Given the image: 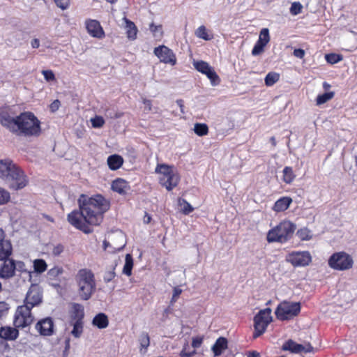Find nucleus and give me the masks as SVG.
Instances as JSON below:
<instances>
[{
	"mask_svg": "<svg viewBox=\"0 0 357 357\" xmlns=\"http://www.w3.org/2000/svg\"><path fill=\"white\" fill-rule=\"evenodd\" d=\"M79 209L68 214V222L84 234H91V225H100L104 214L110 208V202L100 194L91 197L82 195L78 199Z\"/></svg>",
	"mask_w": 357,
	"mask_h": 357,
	"instance_id": "obj_1",
	"label": "nucleus"
},
{
	"mask_svg": "<svg viewBox=\"0 0 357 357\" xmlns=\"http://www.w3.org/2000/svg\"><path fill=\"white\" fill-rule=\"evenodd\" d=\"M0 123L17 135L38 137L41 133L40 121L31 112H24L13 116L9 107H1Z\"/></svg>",
	"mask_w": 357,
	"mask_h": 357,
	"instance_id": "obj_2",
	"label": "nucleus"
},
{
	"mask_svg": "<svg viewBox=\"0 0 357 357\" xmlns=\"http://www.w3.org/2000/svg\"><path fill=\"white\" fill-rule=\"evenodd\" d=\"M0 178L13 190H21L28 184L24 171L8 158L0 160Z\"/></svg>",
	"mask_w": 357,
	"mask_h": 357,
	"instance_id": "obj_3",
	"label": "nucleus"
},
{
	"mask_svg": "<svg viewBox=\"0 0 357 357\" xmlns=\"http://www.w3.org/2000/svg\"><path fill=\"white\" fill-rule=\"evenodd\" d=\"M75 280L77 286V294L83 301H88L96 291L95 275L89 268L79 269L75 275Z\"/></svg>",
	"mask_w": 357,
	"mask_h": 357,
	"instance_id": "obj_4",
	"label": "nucleus"
},
{
	"mask_svg": "<svg viewBox=\"0 0 357 357\" xmlns=\"http://www.w3.org/2000/svg\"><path fill=\"white\" fill-rule=\"evenodd\" d=\"M296 229V225L290 220H282L268 231L266 241L269 243H285L292 238Z\"/></svg>",
	"mask_w": 357,
	"mask_h": 357,
	"instance_id": "obj_5",
	"label": "nucleus"
},
{
	"mask_svg": "<svg viewBox=\"0 0 357 357\" xmlns=\"http://www.w3.org/2000/svg\"><path fill=\"white\" fill-rule=\"evenodd\" d=\"M155 172L160 175V184L169 191L176 187L179 183V175L174 171L173 165L158 164Z\"/></svg>",
	"mask_w": 357,
	"mask_h": 357,
	"instance_id": "obj_6",
	"label": "nucleus"
},
{
	"mask_svg": "<svg viewBox=\"0 0 357 357\" xmlns=\"http://www.w3.org/2000/svg\"><path fill=\"white\" fill-rule=\"evenodd\" d=\"M155 172L160 175V184L169 191L176 187L179 183V175L174 171L173 165L158 164Z\"/></svg>",
	"mask_w": 357,
	"mask_h": 357,
	"instance_id": "obj_7",
	"label": "nucleus"
},
{
	"mask_svg": "<svg viewBox=\"0 0 357 357\" xmlns=\"http://www.w3.org/2000/svg\"><path fill=\"white\" fill-rule=\"evenodd\" d=\"M354 261L351 255L344 251L333 253L328 259V266L334 271H344L353 268Z\"/></svg>",
	"mask_w": 357,
	"mask_h": 357,
	"instance_id": "obj_8",
	"label": "nucleus"
},
{
	"mask_svg": "<svg viewBox=\"0 0 357 357\" xmlns=\"http://www.w3.org/2000/svg\"><path fill=\"white\" fill-rule=\"evenodd\" d=\"M301 310V305L299 302H281L275 309V314L278 319L286 321L292 319L298 316Z\"/></svg>",
	"mask_w": 357,
	"mask_h": 357,
	"instance_id": "obj_9",
	"label": "nucleus"
},
{
	"mask_svg": "<svg viewBox=\"0 0 357 357\" xmlns=\"http://www.w3.org/2000/svg\"><path fill=\"white\" fill-rule=\"evenodd\" d=\"M272 321L271 310L270 308H266L261 310L254 317V328L252 337L256 339L264 334L268 326Z\"/></svg>",
	"mask_w": 357,
	"mask_h": 357,
	"instance_id": "obj_10",
	"label": "nucleus"
},
{
	"mask_svg": "<svg viewBox=\"0 0 357 357\" xmlns=\"http://www.w3.org/2000/svg\"><path fill=\"white\" fill-rule=\"evenodd\" d=\"M32 308L27 307V305L18 306L14 316L13 324L15 328H25L30 326L34 317L31 313Z\"/></svg>",
	"mask_w": 357,
	"mask_h": 357,
	"instance_id": "obj_11",
	"label": "nucleus"
},
{
	"mask_svg": "<svg viewBox=\"0 0 357 357\" xmlns=\"http://www.w3.org/2000/svg\"><path fill=\"white\" fill-rule=\"evenodd\" d=\"M286 259L294 267L306 266L311 263L312 256L309 251H293Z\"/></svg>",
	"mask_w": 357,
	"mask_h": 357,
	"instance_id": "obj_12",
	"label": "nucleus"
},
{
	"mask_svg": "<svg viewBox=\"0 0 357 357\" xmlns=\"http://www.w3.org/2000/svg\"><path fill=\"white\" fill-rule=\"evenodd\" d=\"M195 68L199 73L205 75L211 81L213 86L218 85L220 79L214 68L211 67L207 62L200 60L193 63Z\"/></svg>",
	"mask_w": 357,
	"mask_h": 357,
	"instance_id": "obj_13",
	"label": "nucleus"
},
{
	"mask_svg": "<svg viewBox=\"0 0 357 357\" xmlns=\"http://www.w3.org/2000/svg\"><path fill=\"white\" fill-rule=\"evenodd\" d=\"M153 52L160 62L172 66L176 64L177 59L176 54L167 46L164 45H159L154 48Z\"/></svg>",
	"mask_w": 357,
	"mask_h": 357,
	"instance_id": "obj_14",
	"label": "nucleus"
},
{
	"mask_svg": "<svg viewBox=\"0 0 357 357\" xmlns=\"http://www.w3.org/2000/svg\"><path fill=\"white\" fill-rule=\"evenodd\" d=\"M54 321L51 317H45L37 322L36 330L43 336H50L54 333Z\"/></svg>",
	"mask_w": 357,
	"mask_h": 357,
	"instance_id": "obj_15",
	"label": "nucleus"
},
{
	"mask_svg": "<svg viewBox=\"0 0 357 357\" xmlns=\"http://www.w3.org/2000/svg\"><path fill=\"white\" fill-rule=\"evenodd\" d=\"M13 253V246L8 239H6V234L0 228V260L7 259Z\"/></svg>",
	"mask_w": 357,
	"mask_h": 357,
	"instance_id": "obj_16",
	"label": "nucleus"
},
{
	"mask_svg": "<svg viewBox=\"0 0 357 357\" xmlns=\"http://www.w3.org/2000/svg\"><path fill=\"white\" fill-rule=\"evenodd\" d=\"M85 24L88 33L92 37L99 39L105 38V31L98 20L89 19L86 21Z\"/></svg>",
	"mask_w": 357,
	"mask_h": 357,
	"instance_id": "obj_17",
	"label": "nucleus"
},
{
	"mask_svg": "<svg viewBox=\"0 0 357 357\" xmlns=\"http://www.w3.org/2000/svg\"><path fill=\"white\" fill-rule=\"evenodd\" d=\"M3 262L0 266V278L9 279L15 275L16 271L15 261L10 259L2 260Z\"/></svg>",
	"mask_w": 357,
	"mask_h": 357,
	"instance_id": "obj_18",
	"label": "nucleus"
},
{
	"mask_svg": "<svg viewBox=\"0 0 357 357\" xmlns=\"http://www.w3.org/2000/svg\"><path fill=\"white\" fill-rule=\"evenodd\" d=\"M283 350H289L292 353L298 354L301 352L310 353L313 351L312 346L309 343L304 346L298 344L291 340H289L282 347Z\"/></svg>",
	"mask_w": 357,
	"mask_h": 357,
	"instance_id": "obj_19",
	"label": "nucleus"
},
{
	"mask_svg": "<svg viewBox=\"0 0 357 357\" xmlns=\"http://www.w3.org/2000/svg\"><path fill=\"white\" fill-rule=\"evenodd\" d=\"M42 301V295L36 288H31L26 293L24 299V305H27L30 308L40 304Z\"/></svg>",
	"mask_w": 357,
	"mask_h": 357,
	"instance_id": "obj_20",
	"label": "nucleus"
},
{
	"mask_svg": "<svg viewBox=\"0 0 357 357\" xmlns=\"http://www.w3.org/2000/svg\"><path fill=\"white\" fill-rule=\"evenodd\" d=\"M111 188L114 192L121 195H126L130 190V186L125 179L118 178L112 181Z\"/></svg>",
	"mask_w": 357,
	"mask_h": 357,
	"instance_id": "obj_21",
	"label": "nucleus"
},
{
	"mask_svg": "<svg viewBox=\"0 0 357 357\" xmlns=\"http://www.w3.org/2000/svg\"><path fill=\"white\" fill-rule=\"evenodd\" d=\"M19 336V331L10 326H1L0 328V338L6 340H15Z\"/></svg>",
	"mask_w": 357,
	"mask_h": 357,
	"instance_id": "obj_22",
	"label": "nucleus"
},
{
	"mask_svg": "<svg viewBox=\"0 0 357 357\" xmlns=\"http://www.w3.org/2000/svg\"><path fill=\"white\" fill-rule=\"evenodd\" d=\"M124 162L123 157L118 154H113L107 158V163L109 169L112 171L120 169Z\"/></svg>",
	"mask_w": 357,
	"mask_h": 357,
	"instance_id": "obj_23",
	"label": "nucleus"
},
{
	"mask_svg": "<svg viewBox=\"0 0 357 357\" xmlns=\"http://www.w3.org/2000/svg\"><path fill=\"white\" fill-rule=\"evenodd\" d=\"M292 203V199L290 197H282L278 199L272 209L275 212H283L286 211Z\"/></svg>",
	"mask_w": 357,
	"mask_h": 357,
	"instance_id": "obj_24",
	"label": "nucleus"
},
{
	"mask_svg": "<svg viewBox=\"0 0 357 357\" xmlns=\"http://www.w3.org/2000/svg\"><path fill=\"white\" fill-rule=\"evenodd\" d=\"M227 340L225 337H218L212 347V351L215 356H220L223 351L227 348Z\"/></svg>",
	"mask_w": 357,
	"mask_h": 357,
	"instance_id": "obj_25",
	"label": "nucleus"
},
{
	"mask_svg": "<svg viewBox=\"0 0 357 357\" xmlns=\"http://www.w3.org/2000/svg\"><path fill=\"white\" fill-rule=\"evenodd\" d=\"M126 23V36L128 39L134 40L137 38L138 29L135 24L131 20L124 18Z\"/></svg>",
	"mask_w": 357,
	"mask_h": 357,
	"instance_id": "obj_26",
	"label": "nucleus"
},
{
	"mask_svg": "<svg viewBox=\"0 0 357 357\" xmlns=\"http://www.w3.org/2000/svg\"><path fill=\"white\" fill-rule=\"evenodd\" d=\"M92 323L100 329L105 328L109 325L108 317L104 313H99L94 317Z\"/></svg>",
	"mask_w": 357,
	"mask_h": 357,
	"instance_id": "obj_27",
	"label": "nucleus"
},
{
	"mask_svg": "<svg viewBox=\"0 0 357 357\" xmlns=\"http://www.w3.org/2000/svg\"><path fill=\"white\" fill-rule=\"evenodd\" d=\"M72 309L71 321L83 320L84 317L83 306L79 303H73Z\"/></svg>",
	"mask_w": 357,
	"mask_h": 357,
	"instance_id": "obj_28",
	"label": "nucleus"
},
{
	"mask_svg": "<svg viewBox=\"0 0 357 357\" xmlns=\"http://www.w3.org/2000/svg\"><path fill=\"white\" fill-rule=\"evenodd\" d=\"M296 178V174L294 172L291 167L286 166L282 170V181L286 184L291 183Z\"/></svg>",
	"mask_w": 357,
	"mask_h": 357,
	"instance_id": "obj_29",
	"label": "nucleus"
},
{
	"mask_svg": "<svg viewBox=\"0 0 357 357\" xmlns=\"http://www.w3.org/2000/svg\"><path fill=\"white\" fill-rule=\"evenodd\" d=\"M70 324L73 326L71 331L72 335L75 337H79L83 333V320L70 321Z\"/></svg>",
	"mask_w": 357,
	"mask_h": 357,
	"instance_id": "obj_30",
	"label": "nucleus"
},
{
	"mask_svg": "<svg viewBox=\"0 0 357 357\" xmlns=\"http://www.w3.org/2000/svg\"><path fill=\"white\" fill-rule=\"evenodd\" d=\"M139 342L140 344V351L143 353H146L147 348L150 344V337L146 332H143L141 333L139 337Z\"/></svg>",
	"mask_w": 357,
	"mask_h": 357,
	"instance_id": "obj_31",
	"label": "nucleus"
},
{
	"mask_svg": "<svg viewBox=\"0 0 357 357\" xmlns=\"http://www.w3.org/2000/svg\"><path fill=\"white\" fill-rule=\"evenodd\" d=\"M133 268V259L131 255L127 254L125 259V264L123 268V273L127 276L132 275V270Z\"/></svg>",
	"mask_w": 357,
	"mask_h": 357,
	"instance_id": "obj_32",
	"label": "nucleus"
},
{
	"mask_svg": "<svg viewBox=\"0 0 357 357\" xmlns=\"http://www.w3.org/2000/svg\"><path fill=\"white\" fill-rule=\"evenodd\" d=\"M280 79V74L276 72H270L265 77L264 82L267 86H271Z\"/></svg>",
	"mask_w": 357,
	"mask_h": 357,
	"instance_id": "obj_33",
	"label": "nucleus"
},
{
	"mask_svg": "<svg viewBox=\"0 0 357 357\" xmlns=\"http://www.w3.org/2000/svg\"><path fill=\"white\" fill-rule=\"evenodd\" d=\"M47 265L44 259H37L33 261L34 272L43 273L47 270Z\"/></svg>",
	"mask_w": 357,
	"mask_h": 357,
	"instance_id": "obj_34",
	"label": "nucleus"
},
{
	"mask_svg": "<svg viewBox=\"0 0 357 357\" xmlns=\"http://www.w3.org/2000/svg\"><path fill=\"white\" fill-rule=\"evenodd\" d=\"M195 35L197 37L205 40H210L213 38V35L208 34V30L204 25H202L197 28V29L195 31Z\"/></svg>",
	"mask_w": 357,
	"mask_h": 357,
	"instance_id": "obj_35",
	"label": "nucleus"
},
{
	"mask_svg": "<svg viewBox=\"0 0 357 357\" xmlns=\"http://www.w3.org/2000/svg\"><path fill=\"white\" fill-rule=\"evenodd\" d=\"M194 131L196 135L202 137L208 133V127L206 123H197L195 124Z\"/></svg>",
	"mask_w": 357,
	"mask_h": 357,
	"instance_id": "obj_36",
	"label": "nucleus"
},
{
	"mask_svg": "<svg viewBox=\"0 0 357 357\" xmlns=\"http://www.w3.org/2000/svg\"><path fill=\"white\" fill-rule=\"evenodd\" d=\"M335 93L333 91L326 92L323 94L318 95L316 98L317 105H321L331 100L334 97Z\"/></svg>",
	"mask_w": 357,
	"mask_h": 357,
	"instance_id": "obj_37",
	"label": "nucleus"
},
{
	"mask_svg": "<svg viewBox=\"0 0 357 357\" xmlns=\"http://www.w3.org/2000/svg\"><path fill=\"white\" fill-rule=\"evenodd\" d=\"M325 59L330 64H335L343 59V56L340 54L330 53L325 55Z\"/></svg>",
	"mask_w": 357,
	"mask_h": 357,
	"instance_id": "obj_38",
	"label": "nucleus"
},
{
	"mask_svg": "<svg viewBox=\"0 0 357 357\" xmlns=\"http://www.w3.org/2000/svg\"><path fill=\"white\" fill-rule=\"evenodd\" d=\"M310 233V231L307 228L303 227L298 229L296 231V236L301 241H309L312 238Z\"/></svg>",
	"mask_w": 357,
	"mask_h": 357,
	"instance_id": "obj_39",
	"label": "nucleus"
},
{
	"mask_svg": "<svg viewBox=\"0 0 357 357\" xmlns=\"http://www.w3.org/2000/svg\"><path fill=\"white\" fill-rule=\"evenodd\" d=\"M178 204L181 207L182 213L188 215L194 211L193 207L184 199H179Z\"/></svg>",
	"mask_w": 357,
	"mask_h": 357,
	"instance_id": "obj_40",
	"label": "nucleus"
},
{
	"mask_svg": "<svg viewBox=\"0 0 357 357\" xmlns=\"http://www.w3.org/2000/svg\"><path fill=\"white\" fill-rule=\"evenodd\" d=\"M117 266V264L115 263L114 265L112 266L109 270L105 271L103 280L105 282L108 283L111 282L115 277H116V273L115 269Z\"/></svg>",
	"mask_w": 357,
	"mask_h": 357,
	"instance_id": "obj_41",
	"label": "nucleus"
},
{
	"mask_svg": "<svg viewBox=\"0 0 357 357\" xmlns=\"http://www.w3.org/2000/svg\"><path fill=\"white\" fill-rule=\"evenodd\" d=\"M10 200V194L6 189L0 187V205L8 204Z\"/></svg>",
	"mask_w": 357,
	"mask_h": 357,
	"instance_id": "obj_42",
	"label": "nucleus"
},
{
	"mask_svg": "<svg viewBox=\"0 0 357 357\" xmlns=\"http://www.w3.org/2000/svg\"><path fill=\"white\" fill-rule=\"evenodd\" d=\"M149 29L154 37H162L163 35L162 25H155L153 22L149 25Z\"/></svg>",
	"mask_w": 357,
	"mask_h": 357,
	"instance_id": "obj_43",
	"label": "nucleus"
},
{
	"mask_svg": "<svg viewBox=\"0 0 357 357\" xmlns=\"http://www.w3.org/2000/svg\"><path fill=\"white\" fill-rule=\"evenodd\" d=\"M266 46V44L257 40L255 45L254 47L252 48V54L253 56L259 55L260 54H261L264 52V47Z\"/></svg>",
	"mask_w": 357,
	"mask_h": 357,
	"instance_id": "obj_44",
	"label": "nucleus"
},
{
	"mask_svg": "<svg viewBox=\"0 0 357 357\" xmlns=\"http://www.w3.org/2000/svg\"><path fill=\"white\" fill-rule=\"evenodd\" d=\"M303 6L298 1L293 2L289 8L290 13L293 15H297L302 12Z\"/></svg>",
	"mask_w": 357,
	"mask_h": 357,
	"instance_id": "obj_45",
	"label": "nucleus"
},
{
	"mask_svg": "<svg viewBox=\"0 0 357 357\" xmlns=\"http://www.w3.org/2000/svg\"><path fill=\"white\" fill-rule=\"evenodd\" d=\"M258 40L266 45L270 41V36L269 31L267 28H264L261 30Z\"/></svg>",
	"mask_w": 357,
	"mask_h": 357,
	"instance_id": "obj_46",
	"label": "nucleus"
},
{
	"mask_svg": "<svg viewBox=\"0 0 357 357\" xmlns=\"http://www.w3.org/2000/svg\"><path fill=\"white\" fill-rule=\"evenodd\" d=\"M91 125L93 128H99L104 126L105 121L102 116H96L91 119Z\"/></svg>",
	"mask_w": 357,
	"mask_h": 357,
	"instance_id": "obj_47",
	"label": "nucleus"
},
{
	"mask_svg": "<svg viewBox=\"0 0 357 357\" xmlns=\"http://www.w3.org/2000/svg\"><path fill=\"white\" fill-rule=\"evenodd\" d=\"M42 74L47 82L54 81L56 79L54 73L51 70H44L42 71Z\"/></svg>",
	"mask_w": 357,
	"mask_h": 357,
	"instance_id": "obj_48",
	"label": "nucleus"
},
{
	"mask_svg": "<svg viewBox=\"0 0 357 357\" xmlns=\"http://www.w3.org/2000/svg\"><path fill=\"white\" fill-rule=\"evenodd\" d=\"M56 5L62 10L67 9L70 6V0H54Z\"/></svg>",
	"mask_w": 357,
	"mask_h": 357,
	"instance_id": "obj_49",
	"label": "nucleus"
},
{
	"mask_svg": "<svg viewBox=\"0 0 357 357\" xmlns=\"http://www.w3.org/2000/svg\"><path fill=\"white\" fill-rule=\"evenodd\" d=\"M9 310L8 304L5 301L0 302V319L6 315Z\"/></svg>",
	"mask_w": 357,
	"mask_h": 357,
	"instance_id": "obj_50",
	"label": "nucleus"
},
{
	"mask_svg": "<svg viewBox=\"0 0 357 357\" xmlns=\"http://www.w3.org/2000/svg\"><path fill=\"white\" fill-rule=\"evenodd\" d=\"M188 347V345L186 344L183 347V349L181 350L180 353L181 357H192L194 354H196L195 350H193L192 351H187V349Z\"/></svg>",
	"mask_w": 357,
	"mask_h": 357,
	"instance_id": "obj_51",
	"label": "nucleus"
},
{
	"mask_svg": "<svg viewBox=\"0 0 357 357\" xmlns=\"http://www.w3.org/2000/svg\"><path fill=\"white\" fill-rule=\"evenodd\" d=\"M62 273H63L62 268L56 266V267L51 268L49 271L48 274L50 277H56V276L61 275Z\"/></svg>",
	"mask_w": 357,
	"mask_h": 357,
	"instance_id": "obj_52",
	"label": "nucleus"
},
{
	"mask_svg": "<svg viewBox=\"0 0 357 357\" xmlns=\"http://www.w3.org/2000/svg\"><path fill=\"white\" fill-rule=\"evenodd\" d=\"M182 293V289L178 288V287H174V290H173V295H172V299H171V303L173 304L174 303H175L178 298L179 297V296Z\"/></svg>",
	"mask_w": 357,
	"mask_h": 357,
	"instance_id": "obj_53",
	"label": "nucleus"
},
{
	"mask_svg": "<svg viewBox=\"0 0 357 357\" xmlns=\"http://www.w3.org/2000/svg\"><path fill=\"white\" fill-rule=\"evenodd\" d=\"M203 340V337L201 336H197L195 337H193L192 341V347H194L195 349L199 348L202 345Z\"/></svg>",
	"mask_w": 357,
	"mask_h": 357,
	"instance_id": "obj_54",
	"label": "nucleus"
},
{
	"mask_svg": "<svg viewBox=\"0 0 357 357\" xmlns=\"http://www.w3.org/2000/svg\"><path fill=\"white\" fill-rule=\"evenodd\" d=\"M15 266H16L17 271H18L21 273H24V272L29 273L26 268V265H25L24 262H23L22 261H15Z\"/></svg>",
	"mask_w": 357,
	"mask_h": 357,
	"instance_id": "obj_55",
	"label": "nucleus"
},
{
	"mask_svg": "<svg viewBox=\"0 0 357 357\" xmlns=\"http://www.w3.org/2000/svg\"><path fill=\"white\" fill-rule=\"evenodd\" d=\"M63 250H64L63 245L61 244H58L54 247V248L52 250V254L54 256H59L63 252Z\"/></svg>",
	"mask_w": 357,
	"mask_h": 357,
	"instance_id": "obj_56",
	"label": "nucleus"
},
{
	"mask_svg": "<svg viewBox=\"0 0 357 357\" xmlns=\"http://www.w3.org/2000/svg\"><path fill=\"white\" fill-rule=\"evenodd\" d=\"M293 54L297 58L303 59L305 56V51L301 48L295 49L294 50Z\"/></svg>",
	"mask_w": 357,
	"mask_h": 357,
	"instance_id": "obj_57",
	"label": "nucleus"
},
{
	"mask_svg": "<svg viewBox=\"0 0 357 357\" xmlns=\"http://www.w3.org/2000/svg\"><path fill=\"white\" fill-rule=\"evenodd\" d=\"M59 106L60 101L59 100H56L50 105V109L52 112H55L59 109Z\"/></svg>",
	"mask_w": 357,
	"mask_h": 357,
	"instance_id": "obj_58",
	"label": "nucleus"
},
{
	"mask_svg": "<svg viewBox=\"0 0 357 357\" xmlns=\"http://www.w3.org/2000/svg\"><path fill=\"white\" fill-rule=\"evenodd\" d=\"M143 103L145 105V108L147 111L150 112L152 109V102L148 99H144Z\"/></svg>",
	"mask_w": 357,
	"mask_h": 357,
	"instance_id": "obj_59",
	"label": "nucleus"
},
{
	"mask_svg": "<svg viewBox=\"0 0 357 357\" xmlns=\"http://www.w3.org/2000/svg\"><path fill=\"white\" fill-rule=\"evenodd\" d=\"M247 357H260V354L257 351H251L248 353Z\"/></svg>",
	"mask_w": 357,
	"mask_h": 357,
	"instance_id": "obj_60",
	"label": "nucleus"
},
{
	"mask_svg": "<svg viewBox=\"0 0 357 357\" xmlns=\"http://www.w3.org/2000/svg\"><path fill=\"white\" fill-rule=\"evenodd\" d=\"M177 105L180 107L181 112L183 113L184 102L182 99H178L176 101Z\"/></svg>",
	"mask_w": 357,
	"mask_h": 357,
	"instance_id": "obj_61",
	"label": "nucleus"
},
{
	"mask_svg": "<svg viewBox=\"0 0 357 357\" xmlns=\"http://www.w3.org/2000/svg\"><path fill=\"white\" fill-rule=\"evenodd\" d=\"M39 46H40V41H39V40L37 39V38H34L31 41V47L33 48H38Z\"/></svg>",
	"mask_w": 357,
	"mask_h": 357,
	"instance_id": "obj_62",
	"label": "nucleus"
},
{
	"mask_svg": "<svg viewBox=\"0 0 357 357\" xmlns=\"http://www.w3.org/2000/svg\"><path fill=\"white\" fill-rule=\"evenodd\" d=\"M151 215H149L147 213H145V215H144V222L148 224L151 222Z\"/></svg>",
	"mask_w": 357,
	"mask_h": 357,
	"instance_id": "obj_63",
	"label": "nucleus"
},
{
	"mask_svg": "<svg viewBox=\"0 0 357 357\" xmlns=\"http://www.w3.org/2000/svg\"><path fill=\"white\" fill-rule=\"evenodd\" d=\"M323 87L324 88V89L327 90L331 87V85L325 82L323 84Z\"/></svg>",
	"mask_w": 357,
	"mask_h": 357,
	"instance_id": "obj_64",
	"label": "nucleus"
}]
</instances>
